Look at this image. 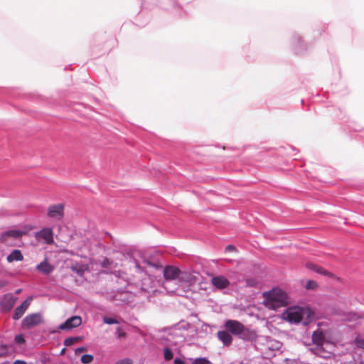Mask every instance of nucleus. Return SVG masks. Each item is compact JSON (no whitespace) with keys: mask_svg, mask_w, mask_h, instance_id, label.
Returning a JSON list of instances; mask_svg holds the SVG:
<instances>
[{"mask_svg":"<svg viewBox=\"0 0 364 364\" xmlns=\"http://www.w3.org/2000/svg\"><path fill=\"white\" fill-rule=\"evenodd\" d=\"M264 306L270 310H277L289 303L287 294L280 289H273L262 294Z\"/></svg>","mask_w":364,"mask_h":364,"instance_id":"f257e3e1","label":"nucleus"},{"mask_svg":"<svg viewBox=\"0 0 364 364\" xmlns=\"http://www.w3.org/2000/svg\"><path fill=\"white\" fill-rule=\"evenodd\" d=\"M304 315L310 318L314 317V313L308 309L299 306H291L282 314V318L290 323H299Z\"/></svg>","mask_w":364,"mask_h":364,"instance_id":"f03ea898","label":"nucleus"},{"mask_svg":"<svg viewBox=\"0 0 364 364\" xmlns=\"http://www.w3.org/2000/svg\"><path fill=\"white\" fill-rule=\"evenodd\" d=\"M199 275L198 272L193 270H181L179 282L192 286L198 281Z\"/></svg>","mask_w":364,"mask_h":364,"instance_id":"7ed1b4c3","label":"nucleus"},{"mask_svg":"<svg viewBox=\"0 0 364 364\" xmlns=\"http://www.w3.org/2000/svg\"><path fill=\"white\" fill-rule=\"evenodd\" d=\"M43 322V316L39 313L31 314L26 316L22 321V326L26 328H31Z\"/></svg>","mask_w":364,"mask_h":364,"instance_id":"20e7f679","label":"nucleus"},{"mask_svg":"<svg viewBox=\"0 0 364 364\" xmlns=\"http://www.w3.org/2000/svg\"><path fill=\"white\" fill-rule=\"evenodd\" d=\"M27 234L26 230H10L5 232H3L0 235V242L4 244H7L9 242V238L11 237L14 239H19L22 236L26 235Z\"/></svg>","mask_w":364,"mask_h":364,"instance_id":"39448f33","label":"nucleus"},{"mask_svg":"<svg viewBox=\"0 0 364 364\" xmlns=\"http://www.w3.org/2000/svg\"><path fill=\"white\" fill-rule=\"evenodd\" d=\"M181 269L173 265H167L163 271V276L165 280L171 281L178 279L179 281Z\"/></svg>","mask_w":364,"mask_h":364,"instance_id":"423d86ee","label":"nucleus"},{"mask_svg":"<svg viewBox=\"0 0 364 364\" xmlns=\"http://www.w3.org/2000/svg\"><path fill=\"white\" fill-rule=\"evenodd\" d=\"M65 206L62 203L50 205L48 208V216L49 218L61 220L64 215Z\"/></svg>","mask_w":364,"mask_h":364,"instance_id":"0eeeda50","label":"nucleus"},{"mask_svg":"<svg viewBox=\"0 0 364 364\" xmlns=\"http://www.w3.org/2000/svg\"><path fill=\"white\" fill-rule=\"evenodd\" d=\"M17 298L12 294H6L3 296L0 301L1 311L8 312L12 309L16 304Z\"/></svg>","mask_w":364,"mask_h":364,"instance_id":"6e6552de","label":"nucleus"},{"mask_svg":"<svg viewBox=\"0 0 364 364\" xmlns=\"http://www.w3.org/2000/svg\"><path fill=\"white\" fill-rule=\"evenodd\" d=\"M225 329L232 334L238 336L244 325L236 320H227L224 325Z\"/></svg>","mask_w":364,"mask_h":364,"instance_id":"1a4fd4ad","label":"nucleus"},{"mask_svg":"<svg viewBox=\"0 0 364 364\" xmlns=\"http://www.w3.org/2000/svg\"><path fill=\"white\" fill-rule=\"evenodd\" d=\"M82 323V318L78 316H73L68 318L63 323L60 324V329L70 330L79 326Z\"/></svg>","mask_w":364,"mask_h":364,"instance_id":"9d476101","label":"nucleus"},{"mask_svg":"<svg viewBox=\"0 0 364 364\" xmlns=\"http://www.w3.org/2000/svg\"><path fill=\"white\" fill-rule=\"evenodd\" d=\"M312 342L314 344V347L319 346H331V343L326 340L323 333L321 330H317L312 333Z\"/></svg>","mask_w":364,"mask_h":364,"instance_id":"9b49d317","label":"nucleus"},{"mask_svg":"<svg viewBox=\"0 0 364 364\" xmlns=\"http://www.w3.org/2000/svg\"><path fill=\"white\" fill-rule=\"evenodd\" d=\"M37 240H43L46 243L51 245L53 243V232L50 228H44L36 233Z\"/></svg>","mask_w":364,"mask_h":364,"instance_id":"f8f14e48","label":"nucleus"},{"mask_svg":"<svg viewBox=\"0 0 364 364\" xmlns=\"http://www.w3.org/2000/svg\"><path fill=\"white\" fill-rule=\"evenodd\" d=\"M32 301V297L27 298L20 306H17L13 314V319H19L28 309Z\"/></svg>","mask_w":364,"mask_h":364,"instance_id":"ddd939ff","label":"nucleus"},{"mask_svg":"<svg viewBox=\"0 0 364 364\" xmlns=\"http://www.w3.org/2000/svg\"><path fill=\"white\" fill-rule=\"evenodd\" d=\"M238 337L244 341H254L257 338V334L255 330L244 326Z\"/></svg>","mask_w":364,"mask_h":364,"instance_id":"4468645a","label":"nucleus"},{"mask_svg":"<svg viewBox=\"0 0 364 364\" xmlns=\"http://www.w3.org/2000/svg\"><path fill=\"white\" fill-rule=\"evenodd\" d=\"M305 266L307 269L313 270L318 274L326 276L328 277L334 278L336 277L334 274L328 272V270L325 269L324 268L316 264L309 262H306Z\"/></svg>","mask_w":364,"mask_h":364,"instance_id":"2eb2a0df","label":"nucleus"},{"mask_svg":"<svg viewBox=\"0 0 364 364\" xmlns=\"http://www.w3.org/2000/svg\"><path fill=\"white\" fill-rule=\"evenodd\" d=\"M212 284L219 289H223L227 288L230 282L223 276L213 277L211 279Z\"/></svg>","mask_w":364,"mask_h":364,"instance_id":"dca6fc26","label":"nucleus"},{"mask_svg":"<svg viewBox=\"0 0 364 364\" xmlns=\"http://www.w3.org/2000/svg\"><path fill=\"white\" fill-rule=\"evenodd\" d=\"M217 336L224 346H229L232 344L233 338L228 331H219Z\"/></svg>","mask_w":364,"mask_h":364,"instance_id":"f3484780","label":"nucleus"},{"mask_svg":"<svg viewBox=\"0 0 364 364\" xmlns=\"http://www.w3.org/2000/svg\"><path fill=\"white\" fill-rule=\"evenodd\" d=\"M36 269L43 274H48L53 271L54 267L48 263L47 258H46L42 262L37 265Z\"/></svg>","mask_w":364,"mask_h":364,"instance_id":"a211bd4d","label":"nucleus"},{"mask_svg":"<svg viewBox=\"0 0 364 364\" xmlns=\"http://www.w3.org/2000/svg\"><path fill=\"white\" fill-rule=\"evenodd\" d=\"M311 350L317 355L318 356L323 358H330L331 355V351L326 349L323 346H319L311 348Z\"/></svg>","mask_w":364,"mask_h":364,"instance_id":"6ab92c4d","label":"nucleus"},{"mask_svg":"<svg viewBox=\"0 0 364 364\" xmlns=\"http://www.w3.org/2000/svg\"><path fill=\"white\" fill-rule=\"evenodd\" d=\"M23 256L19 250H14L10 255L7 256L6 260L8 262L11 263L14 261H22Z\"/></svg>","mask_w":364,"mask_h":364,"instance_id":"aec40b11","label":"nucleus"},{"mask_svg":"<svg viewBox=\"0 0 364 364\" xmlns=\"http://www.w3.org/2000/svg\"><path fill=\"white\" fill-rule=\"evenodd\" d=\"M93 356L90 354H85L81 357V362L84 364H89L93 360Z\"/></svg>","mask_w":364,"mask_h":364,"instance_id":"412c9836","label":"nucleus"},{"mask_svg":"<svg viewBox=\"0 0 364 364\" xmlns=\"http://www.w3.org/2000/svg\"><path fill=\"white\" fill-rule=\"evenodd\" d=\"M78 340H79V338H77V337L68 338L64 341V345L66 346H70L74 344L75 343L77 342Z\"/></svg>","mask_w":364,"mask_h":364,"instance_id":"4be33fe9","label":"nucleus"},{"mask_svg":"<svg viewBox=\"0 0 364 364\" xmlns=\"http://www.w3.org/2000/svg\"><path fill=\"white\" fill-rule=\"evenodd\" d=\"M192 364H211V363L205 358H200L195 359Z\"/></svg>","mask_w":364,"mask_h":364,"instance_id":"5701e85b","label":"nucleus"},{"mask_svg":"<svg viewBox=\"0 0 364 364\" xmlns=\"http://www.w3.org/2000/svg\"><path fill=\"white\" fill-rule=\"evenodd\" d=\"M102 320L105 323L109 324V325L116 324V323H119V321L116 318H109V317H107V316H104Z\"/></svg>","mask_w":364,"mask_h":364,"instance_id":"b1692460","label":"nucleus"},{"mask_svg":"<svg viewBox=\"0 0 364 364\" xmlns=\"http://www.w3.org/2000/svg\"><path fill=\"white\" fill-rule=\"evenodd\" d=\"M164 359L166 360H171L173 358V353L171 349L165 348L164 352Z\"/></svg>","mask_w":364,"mask_h":364,"instance_id":"393cba45","label":"nucleus"},{"mask_svg":"<svg viewBox=\"0 0 364 364\" xmlns=\"http://www.w3.org/2000/svg\"><path fill=\"white\" fill-rule=\"evenodd\" d=\"M116 335L117 338L120 339L125 338L127 336V333L123 331V329L121 327L117 328Z\"/></svg>","mask_w":364,"mask_h":364,"instance_id":"a878e982","label":"nucleus"},{"mask_svg":"<svg viewBox=\"0 0 364 364\" xmlns=\"http://www.w3.org/2000/svg\"><path fill=\"white\" fill-rule=\"evenodd\" d=\"M317 287H318L317 283L313 280H309L306 285V288L307 289H315Z\"/></svg>","mask_w":364,"mask_h":364,"instance_id":"bb28decb","label":"nucleus"},{"mask_svg":"<svg viewBox=\"0 0 364 364\" xmlns=\"http://www.w3.org/2000/svg\"><path fill=\"white\" fill-rule=\"evenodd\" d=\"M71 269L80 276H82L85 272L82 267H77V266H72Z\"/></svg>","mask_w":364,"mask_h":364,"instance_id":"cd10ccee","label":"nucleus"},{"mask_svg":"<svg viewBox=\"0 0 364 364\" xmlns=\"http://www.w3.org/2000/svg\"><path fill=\"white\" fill-rule=\"evenodd\" d=\"M15 341L18 344H23L25 343V338L22 335H17L15 337Z\"/></svg>","mask_w":364,"mask_h":364,"instance_id":"c85d7f7f","label":"nucleus"},{"mask_svg":"<svg viewBox=\"0 0 364 364\" xmlns=\"http://www.w3.org/2000/svg\"><path fill=\"white\" fill-rule=\"evenodd\" d=\"M110 264H111V262H110V260H109V259H107V258H105V259L102 261V262H101V266H102V267H105V268L109 267Z\"/></svg>","mask_w":364,"mask_h":364,"instance_id":"c756f323","label":"nucleus"},{"mask_svg":"<svg viewBox=\"0 0 364 364\" xmlns=\"http://www.w3.org/2000/svg\"><path fill=\"white\" fill-rule=\"evenodd\" d=\"M115 364H132V360L127 358L117 362Z\"/></svg>","mask_w":364,"mask_h":364,"instance_id":"7c9ffc66","label":"nucleus"},{"mask_svg":"<svg viewBox=\"0 0 364 364\" xmlns=\"http://www.w3.org/2000/svg\"><path fill=\"white\" fill-rule=\"evenodd\" d=\"M356 345H357L358 347L364 349V340L357 339L356 340Z\"/></svg>","mask_w":364,"mask_h":364,"instance_id":"2f4dec72","label":"nucleus"},{"mask_svg":"<svg viewBox=\"0 0 364 364\" xmlns=\"http://www.w3.org/2000/svg\"><path fill=\"white\" fill-rule=\"evenodd\" d=\"M85 350H86V348H84V347H80V348H77V349L75 350V353H81V352H83V351H85Z\"/></svg>","mask_w":364,"mask_h":364,"instance_id":"473e14b6","label":"nucleus"},{"mask_svg":"<svg viewBox=\"0 0 364 364\" xmlns=\"http://www.w3.org/2000/svg\"><path fill=\"white\" fill-rule=\"evenodd\" d=\"M174 364H185L184 362L180 358H176L174 360Z\"/></svg>","mask_w":364,"mask_h":364,"instance_id":"72a5a7b5","label":"nucleus"},{"mask_svg":"<svg viewBox=\"0 0 364 364\" xmlns=\"http://www.w3.org/2000/svg\"><path fill=\"white\" fill-rule=\"evenodd\" d=\"M226 250H229V251L235 250V246H233V245H228V246L226 247Z\"/></svg>","mask_w":364,"mask_h":364,"instance_id":"f704fd0d","label":"nucleus"},{"mask_svg":"<svg viewBox=\"0 0 364 364\" xmlns=\"http://www.w3.org/2000/svg\"><path fill=\"white\" fill-rule=\"evenodd\" d=\"M14 364H27L25 361L17 360L14 362Z\"/></svg>","mask_w":364,"mask_h":364,"instance_id":"c9c22d12","label":"nucleus"},{"mask_svg":"<svg viewBox=\"0 0 364 364\" xmlns=\"http://www.w3.org/2000/svg\"><path fill=\"white\" fill-rule=\"evenodd\" d=\"M6 285V282L5 281L0 279V289L5 287Z\"/></svg>","mask_w":364,"mask_h":364,"instance_id":"e433bc0d","label":"nucleus"},{"mask_svg":"<svg viewBox=\"0 0 364 364\" xmlns=\"http://www.w3.org/2000/svg\"><path fill=\"white\" fill-rule=\"evenodd\" d=\"M21 289H17V290L16 291V294H20V293H21Z\"/></svg>","mask_w":364,"mask_h":364,"instance_id":"4c0bfd02","label":"nucleus"}]
</instances>
